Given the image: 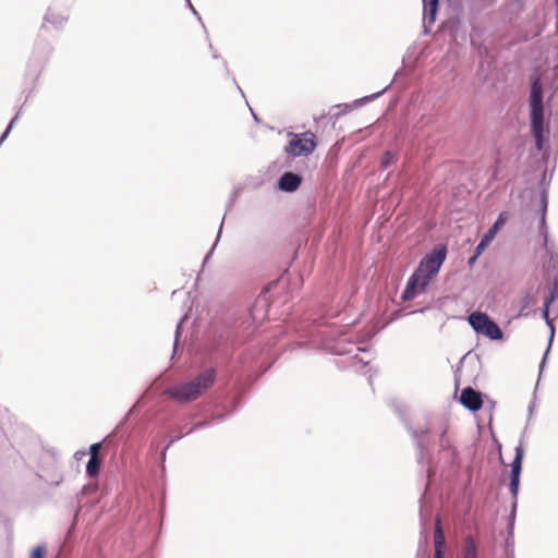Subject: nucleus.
<instances>
[{
    "label": "nucleus",
    "instance_id": "1",
    "mask_svg": "<svg viewBox=\"0 0 558 558\" xmlns=\"http://www.w3.org/2000/svg\"><path fill=\"white\" fill-rule=\"evenodd\" d=\"M446 254V247L441 246L423 257L418 267L407 282L405 289L402 292L403 301H411L426 290L429 282L438 274L442 263L445 262Z\"/></svg>",
    "mask_w": 558,
    "mask_h": 558
},
{
    "label": "nucleus",
    "instance_id": "2",
    "mask_svg": "<svg viewBox=\"0 0 558 558\" xmlns=\"http://www.w3.org/2000/svg\"><path fill=\"white\" fill-rule=\"evenodd\" d=\"M215 380L216 371L208 368L189 381L172 385L165 390L163 395L178 403H190L209 390L215 384Z\"/></svg>",
    "mask_w": 558,
    "mask_h": 558
},
{
    "label": "nucleus",
    "instance_id": "3",
    "mask_svg": "<svg viewBox=\"0 0 558 558\" xmlns=\"http://www.w3.org/2000/svg\"><path fill=\"white\" fill-rule=\"evenodd\" d=\"M469 324L477 332L486 336L493 340L502 338V332L498 325L489 318V316L482 312H473L470 314Z\"/></svg>",
    "mask_w": 558,
    "mask_h": 558
},
{
    "label": "nucleus",
    "instance_id": "4",
    "mask_svg": "<svg viewBox=\"0 0 558 558\" xmlns=\"http://www.w3.org/2000/svg\"><path fill=\"white\" fill-rule=\"evenodd\" d=\"M316 148V136L312 132L294 134L286 146V151L294 157L307 156Z\"/></svg>",
    "mask_w": 558,
    "mask_h": 558
},
{
    "label": "nucleus",
    "instance_id": "5",
    "mask_svg": "<svg viewBox=\"0 0 558 558\" xmlns=\"http://www.w3.org/2000/svg\"><path fill=\"white\" fill-rule=\"evenodd\" d=\"M531 126L532 133L536 140L538 149L543 146V132H544V109L543 106L531 107Z\"/></svg>",
    "mask_w": 558,
    "mask_h": 558
},
{
    "label": "nucleus",
    "instance_id": "6",
    "mask_svg": "<svg viewBox=\"0 0 558 558\" xmlns=\"http://www.w3.org/2000/svg\"><path fill=\"white\" fill-rule=\"evenodd\" d=\"M524 456V450L521 446L515 449V457L511 463V478H510V493L513 497H517L519 490L520 483V474L522 469V460Z\"/></svg>",
    "mask_w": 558,
    "mask_h": 558
},
{
    "label": "nucleus",
    "instance_id": "7",
    "mask_svg": "<svg viewBox=\"0 0 558 558\" xmlns=\"http://www.w3.org/2000/svg\"><path fill=\"white\" fill-rule=\"evenodd\" d=\"M460 402L473 412L478 411L483 405L481 393L471 387H466L461 391Z\"/></svg>",
    "mask_w": 558,
    "mask_h": 558
},
{
    "label": "nucleus",
    "instance_id": "8",
    "mask_svg": "<svg viewBox=\"0 0 558 558\" xmlns=\"http://www.w3.org/2000/svg\"><path fill=\"white\" fill-rule=\"evenodd\" d=\"M101 444L96 442L89 447V461L86 464V473L89 477H96L100 471L101 459L99 457Z\"/></svg>",
    "mask_w": 558,
    "mask_h": 558
},
{
    "label": "nucleus",
    "instance_id": "9",
    "mask_svg": "<svg viewBox=\"0 0 558 558\" xmlns=\"http://www.w3.org/2000/svg\"><path fill=\"white\" fill-rule=\"evenodd\" d=\"M302 179L299 174L293 172H286L281 175L279 180V189L284 192H294L299 189Z\"/></svg>",
    "mask_w": 558,
    "mask_h": 558
},
{
    "label": "nucleus",
    "instance_id": "10",
    "mask_svg": "<svg viewBox=\"0 0 558 558\" xmlns=\"http://www.w3.org/2000/svg\"><path fill=\"white\" fill-rule=\"evenodd\" d=\"M445 534L441 526V519L439 515L435 519V527H434V550H444L445 549Z\"/></svg>",
    "mask_w": 558,
    "mask_h": 558
},
{
    "label": "nucleus",
    "instance_id": "11",
    "mask_svg": "<svg viewBox=\"0 0 558 558\" xmlns=\"http://www.w3.org/2000/svg\"><path fill=\"white\" fill-rule=\"evenodd\" d=\"M530 106H543V88L538 80H535L531 86Z\"/></svg>",
    "mask_w": 558,
    "mask_h": 558
},
{
    "label": "nucleus",
    "instance_id": "12",
    "mask_svg": "<svg viewBox=\"0 0 558 558\" xmlns=\"http://www.w3.org/2000/svg\"><path fill=\"white\" fill-rule=\"evenodd\" d=\"M463 557L477 558V544L472 535H466L464 538Z\"/></svg>",
    "mask_w": 558,
    "mask_h": 558
},
{
    "label": "nucleus",
    "instance_id": "13",
    "mask_svg": "<svg viewBox=\"0 0 558 558\" xmlns=\"http://www.w3.org/2000/svg\"><path fill=\"white\" fill-rule=\"evenodd\" d=\"M546 209H547V203H546V199H543L542 201V213H541V217H539V231L544 238V245L547 244Z\"/></svg>",
    "mask_w": 558,
    "mask_h": 558
},
{
    "label": "nucleus",
    "instance_id": "14",
    "mask_svg": "<svg viewBox=\"0 0 558 558\" xmlns=\"http://www.w3.org/2000/svg\"><path fill=\"white\" fill-rule=\"evenodd\" d=\"M398 160L396 154L392 151H385V154L381 157L380 166L383 169L389 168L391 165L396 163Z\"/></svg>",
    "mask_w": 558,
    "mask_h": 558
},
{
    "label": "nucleus",
    "instance_id": "15",
    "mask_svg": "<svg viewBox=\"0 0 558 558\" xmlns=\"http://www.w3.org/2000/svg\"><path fill=\"white\" fill-rule=\"evenodd\" d=\"M46 554H47L46 547L40 545V546L35 547L32 550L29 558H46Z\"/></svg>",
    "mask_w": 558,
    "mask_h": 558
},
{
    "label": "nucleus",
    "instance_id": "16",
    "mask_svg": "<svg viewBox=\"0 0 558 558\" xmlns=\"http://www.w3.org/2000/svg\"><path fill=\"white\" fill-rule=\"evenodd\" d=\"M424 1V8L425 11H428L430 15H434L436 13L437 7H438V0H423Z\"/></svg>",
    "mask_w": 558,
    "mask_h": 558
},
{
    "label": "nucleus",
    "instance_id": "17",
    "mask_svg": "<svg viewBox=\"0 0 558 558\" xmlns=\"http://www.w3.org/2000/svg\"><path fill=\"white\" fill-rule=\"evenodd\" d=\"M509 213L502 211L499 214L497 220L494 222L495 228H498L499 230L502 228V226L507 222L509 219Z\"/></svg>",
    "mask_w": 558,
    "mask_h": 558
},
{
    "label": "nucleus",
    "instance_id": "18",
    "mask_svg": "<svg viewBox=\"0 0 558 558\" xmlns=\"http://www.w3.org/2000/svg\"><path fill=\"white\" fill-rule=\"evenodd\" d=\"M558 290V277L554 280V287L550 295L545 300V306L548 308L549 304L554 301L556 291Z\"/></svg>",
    "mask_w": 558,
    "mask_h": 558
},
{
    "label": "nucleus",
    "instance_id": "19",
    "mask_svg": "<svg viewBox=\"0 0 558 558\" xmlns=\"http://www.w3.org/2000/svg\"><path fill=\"white\" fill-rule=\"evenodd\" d=\"M266 303V300L263 298V299H258L252 310V316L253 318H256V311L258 308V306L260 305L262 307L265 305Z\"/></svg>",
    "mask_w": 558,
    "mask_h": 558
},
{
    "label": "nucleus",
    "instance_id": "20",
    "mask_svg": "<svg viewBox=\"0 0 558 558\" xmlns=\"http://www.w3.org/2000/svg\"><path fill=\"white\" fill-rule=\"evenodd\" d=\"M487 246H488V244L481 240V242L477 244V246L475 248L476 256H480L485 251V248Z\"/></svg>",
    "mask_w": 558,
    "mask_h": 558
},
{
    "label": "nucleus",
    "instance_id": "21",
    "mask_svg": "<svg viewBox=\"0 0 558 558\" xmlns=\"http://www.w3.org/2000/svg\"><path fill=\"white\" fill-rule=\"evenodd\" d=\"M494 235H492L490 233L486 232L483 238H482V241L487 243L488 245L490 244V242L494 240Z\"/></svg>",
    "mask_w": 558,
    "mask_h": 558
},
{
    "label": "nucleus",
    "instance_id": "22",
    "mask_svg": "<svg viewBox=\"0 0 558 558\" xmlns=\"http://www.w3.org/2000/svg\"><path fill=\"white\" fill-rule=\"evenodd\" d=\"M498 231H499V229L495 228V226L493 225L487 232L490 233L492 235L496 236Z\"/></svg>",
    "mask_w": 558,
    "mask_h": 558
},
{
    "label": "nucleus",
    "instance_id": "23",
    "mask_svg": "<svg viewBox=\"0 0 558 558\" xmlns=\"http://www.w3.org/2000/svg\"><path fill=\"white\" fill-rule=\"evenodd\" d=\"M433 558H444V550H434V557Z\"/></svg>",
    "mask_w": 558,
    "mask_h": 558
},
{
    "label": "nucleus",
    "instance_id": "24",
    "mask_svg": "<svg viewBox=\"0 0 558 558\" xmlns=\"http://www.w3.org/2000/svg\"><path fill=\"white\" fill-rule=\"evenodd\" d=\"M478 258V256H476V254H474V256H472L470 259H469V264L472 265L474 264V262Z\"/></svg>",
    "mask_w": 558,
    "mask_h": 558
},
{
    "label": "nucleus",
    "instance_id": "25",
    "mask_svg": "<svg viewBox=\"0 0 558 558\" xmlns=\"http://www.w3.org/2000/svg\"><path fill=\"white\" fill-rule=\"evenodd\" d=\"M51 17H52V14H51V13L47 15V20H48V21H49Z\"/></svg>",
    "mask_w": 558,
    "mask_h": 558
},
{
    "label": "nucleus",
    "instance_id": "26",
    "mask_svg": "<svg viewBox=\"0 0 558 558\" xmlns=\"http://www.w3.org/2000/svg\"><path fill=\"white\" fill-rule=\"evenodd\" d=\"M463 558H476V557H463Z\"/></svg>",
    "mask_w": 558,
    "mask_h": 558
}]
</instances>
